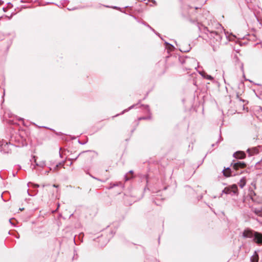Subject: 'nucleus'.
<instances>
[{
	"mask_svg": "<svg viewBox=\"0 0 262 262\" xmlns=\"http://www.w3.org/2000/svg\"><path fill=\"white\" fill-rule=\"evenodd\" d=\"M242 236L245 238H252L256 244L262 243V234L250 228L245 229L242 233Z\"/></svg>",
	"mask_w": 262,
	"mask_h": 262,
	"instance_id": "1",
	"label": "nucleus"
},
{
	"mask_svg": "<svg viewBox=\"0 0 262 262\" xmlns=\"http://www.w3.org/2000/svg\"><path fill=\"white\" fill-rule=\"evenodd\" d=\"M223 35V34H220L216 31L210 32V37L211 38V43H212L213 51H216L219 46L221 44Z\"/></svg>",
	"mask_w": 262,
	"mask_h": 262,
	"instance_id": "2",
	"label": "nucleus"
},
{
	"mask_svg": "<svg viewBox=\"0 0 262 262\" xmlns=\"http://www.w3.org/2000/svg\"><path fill=\"white\" fill-rule=\"evenodd\" d=\"M222 193L231 194V195H237L238 194L237 186L235 184L225 187L222 190Z\"/></svg>",
	"mask_w": 262,
	"mask_h": 262,
	"instance_id": "3",
	"label": "nucleus"
},
{
	"mask_svg": "<svg viewBox=\"0 0 262 262\" xmlns=\"http://www.w3.org/2000/svg\"><path fill=\"white\" fill-rule=\"evenodd\" d=\"M231 165H232L233 168L234 170H237L239 168H245L246 166V164L244 162H235V161H233Z\"/></svg>",
	"mask_w": 262,
	"mask_h": 262,
	"instance_id": "4",
	"label": "nucleus"
},
{
	"mask_svg": "<svg viewBox=\"0 0 262 262\" xmlns=\"http://www.w3.org/2000/svg\"><path fill=\"white\" fill-rule=\"evenodd\" d=\"M96 155V153L93 150L83 151V157L88 158V160H91Z\"/></svg>",
	"mask_w": 262,
	"mask_h": 262,
	"instance_id": "5",
	"label": "nucleus"
},
{
	"mask_svg": "<svg viewBox=\"0 0 262 262\" xmlns=\"http://www.w3.org/2000/svg\"><path fill=\"white\" fill-rule=\"evenodd\" d=\"M223 174L226 177H228L231 176H235L236 174L234 171L232 170L230 168L228 167L226 169L223 170Z\"/></svg>",
	"mask_w": 262,
	"mask_h": 262,
	"instance_id": "6",
	"label": "nucleus"
},
{
	"mask_svg": "<svg viewBox=\"0 0 262 262\" xmlns=\"http://www.w3.org/2000/svg\"><path fill=\"white\" fill-rule=\"evenodd\" d=\"M233 156L236 159H243L246 157V154L242 151H237L234 152Z\"/></svg>",
	"mask_w": 262,
	"mask_h": 262,
	"instance_id": "7",
	"label": "nucleus"
},
{
	"mask_svg": "<svg viewBox=\"0 0 262 262\" xmlns=\"http://www.w3.org/2000/svg\"><path fill=\"white\" fill-rule=\"evenodd\" d=\"M251 211L256 215L262 217V207H252Z\"/></svg>",
	"mask_w": 262,
	"mask_h": 262,
	"instance_id": "8",
	"label": "nucleus"
},
{
	"mask_svg": "<svg viewBox=\"0 0 262 262\" xmlns=\"http://www.w3.org/2000/svg\"><path fill=\"white\" fill-rule=\"evenodd\" d=\"M247 152L249 154V156H252L254 154H257L258 152V150L256 148L253 147L252 148H248L247 150Z\"/></svg>",
	"mask_w": 262,
	"mask_h": 262,
	"instance_id": "9",
	"label": "nucleus"
},
{
	"mask_svg": "<svg viewBox=\"0 0 262 262\" xmlns=\"http://www.w3.org/2000/svg\"><path fill=\"white\" fill-rule=\"evenodd\" d=\"M200 74L204 78L207 79L208 80H212L213 79V77L211 75H208L205 72L202 71L199 72Z\"/></svg>",
	"mask_w": 262,
	"mask_h": 262,
	"instance_id": "10",
	"label": "nucleus"
},
{
	"mask_svg": "<svg viewBox=\"0 0 262 262\" xmlns=\"http://www.w3.org/2000/svg\"><path fill=\"white\" fill-rule=\"evenodd\" d=\"M251 262H258V255L256 251L254 252V254L251 257Z\"/></svg>",
	"mask_w": 262,
	"mask_h": 262,
	"instance_id": "11",
	"label": "nucleus"
},
{
	"mask_svg": "<svg viewBox=\"0 0 262 262\" xmlns=\"http://www.w3.org/2000/svg\"><path fill=\"white\" fill-rule=\"evenodd\" d=\"M239 186L241 188H243L246 184V179L245 177H243L239 182Z\"/></svg>",
	"mask_w": 262,
	"mask_h": 262,
	"instance_id": "12",
	"label": "nucleus"
},
{
	"mask_svg": "<svg viewBox=\"0 0 262 262\" xmlns=\"http://www.w3.org/2000/svg\"><path fill=\"white\" fill-rule=\"evenodd\" d=\"M133 173H134L133 170H130L128 172V174H131L130 177H129L128 176V174H126L124 176V179H125V181H127L129 180L131 178H132L133 177Z\"/></svg>",
	"mask_w": 262,
	"mask_h": 262,
	"instance_id": "13",
	"label": "nucleus"
},
{
	"mask_svg": "<svg viewBox=\"0 0 262 262\" xmlns=\"http://www.w3.org/2000/svg\"><path fill=\"white\" fill-rule=\"evenodd\" d=\"M137 104H134V105H132V106H130V107H129L127 109H125L124 110H123L120 114H117L116 115L115 117H116V116H118L120 115H123L124 113H125V112H128L129 110L135 107V106Z\"/></svg>",
	"mask_w": 262,
	"mask_h": 262,
	"instance_id": "14",
	"label": "nucleus"
},
{
	"mask_svg": "<svg viewBox=\"0 0 262 262\" xmlns=\"http://www.w3.org/2000/svg\"><path fill=\"white\" fill-rule=\"evenodd\" d=\"M142 24L143 25H144L145 26H147V27H148L149 28H150V29H151L154 32H155L156 33V35H157L158 36H159V37L160 36V35L159 33L156 32L155 31V30L152 28H151L149 25H148L146 23L143 21L142 22Z\"/></svg>",
	"mask_w": 262,
	"mask_h": 262,
	"instance_id": "15",
	"label": "nucleus"
},
{
	"mask_svg": "<svg viewBox=\"0 0 262 262\" xmlns=\"http://www.w3.org/2000/svg\"><path fill=\"white\" fill-rule=\"evenodd\" d=\"M240 68H241V70L242 72H243V77L245 78V74H244V64H243V63L241 62L240 63Z\"/></svg>",
	"mask_w": 262,
	"mask_h": 262,
	"instance_id": "16",
	"label": "nucleus"
},
{
	"mask_svg": "<svg viewBox=\"0 0 262 262\" xmlns=\"http://www.w3.org/2000/svg\"><path fill=\"white\" fill-rule=\"evenodd\" d=\"M165 44L167 46H169V49H170V50H172L174 48V46H172V45L169 43L168 42H165Z\"/></svg>",
	"mask_w": 262,
	"mask_h": 262,
	"instance_id": "17",
	"label": "nucleus"
},
{
	"mask_svg": "<svg viewBox=\"0 0 262 262\" xmlns=\"http://www.w3.org/2000/svg\"><path fill=\"white\" fill-rule=\"evenodd\" d=\"M150 118H151L150 116H147V117H140L138 119H139V120H147V119H150Z\"/></svg>",
	"mask_w": 262,
	"mask_h": 262,
	"instance_id": "18",
	"label": "nucleus"
},
{
	"mask_svg": "<svg viewBox=\"0 0 262 262\" xmlns=\"http://www.w3.org/2000/svg\"><path fill=\"white\" fill-rule=\"evenodd\" d=\"M92 177L93 179H95V180H98V181H100V182H105L106 181V180H101V179H98V178H96V177H93V176H92Z\"/></svg>",
	"mask_w": 262,
	"mask_h": 262,
	"instance_id": "19",
	"label": "nucleus"
},
{
	"mask_svg": "<svg viewBox=\"0 0 262 262\" xmlns=\"http://www.w3.org/2000/svg\"><path fill=\"white\" fill-rule=\"evenodd\" d=\"M108 241H109V239H108V238H107L106 239H105V241L103 242V243H102V244H100V246H101V247H102V246H104L105 245H106V243H108Z\"/></svg>",
	"mask_w": 262,
	"mask_h": 262,
	"instance_id": "20",
	"label": "nucleus"
},
{
	"mask_svg": "<svg viewBox=\"0 0 262 262\" xmlns=\"http://www.w3.org/2000/svg\"><path fill=\"white\" fill-rule=\"evenodd\" d=\"M190 47H188V49H181L180 50L181 51V52H188L189 50H190Z\"/></svg>",
	"mask_w": 262,
	"mask_h": 262,
	"instance_id": "21",
	"label": "nucleus"
},
{
	"mask_svg": "<svg viewBox=\"0 0 262 262\" xmlns=\"http://www.w3.org/2000/svg\"><path fill=\"white\" fill-rule=\"evenodd\" d=\"M118 184H115V183H113V184H110V186L109 187V189H111V188H113V187L117 186Z\"/></svg>",
	"mask_w": 262,
	"mask_h": 262,
	"instance_id": "22",
	"label": "nucleus"
},
{
	"mask_svg": "<svg viewBox=\"0 0 262 262\" xmlns=\"http://www.w3.org/2000/svg\"><path fill=\"white\" fill-rule=\"evenodd\" d=\"M142 105L145 107V108L147 111L148 112H149V106L148 105Z\"/></svg>",
	"mask_w": 262,
	"mask_h": 262,
	"instance_id": "23",
	"label": "nucleus"
},
{
	"mask_svg": "<svg viewBox=\"0 0 262 262\" xmlns=\"http://www.w3.org/2000/svg\"><path fill=\"white\" fill-rule=\"evenodd\" d=\"M143 179H145L146 181V183L147 184L148 183V176L147 175H145L143 177Z\"/></svg>",
	"mask_w": 262,
	"mask_h": 262,
	"instance_id": "24",
	"label": "nucleus"
},
{
	"mask_svg": "<svg viewBox=\"0 0 262 262\" xmlns=\"http://www.w3.org/2000/svg\"><path fill=\"white\" fill-rule=\"evenodd\" d=\"M114 234H115V232H113V231H112L111 232V235H110V238L113 237V236Z\"/></svg>",
	"mask_w": 262,
	"mask_h": 262,
	"instance_id": "25",
	"label": "nucleus"
},
{
	"mask_svg": "<svg viewBox=\"0 0 262 262\" xmlns=\"http://www.w3.org/2000/svg\"><path fill=\"white\" fill-rule=\"evenodd\" d=\"M112 8H114V9H117V10H119V9H120V8L119 7H117V6H114V7H113Z\"/></svg>",
	"mask_w": 262,
	"mask_h": 262,
	"instance_id": "26",
	"label": "nucleus"
},
{
	"mask_svg": "<svg viewBox=\"0 0 262 262\" xmlns=\"http://www.w3.org/2000/svg\"><path fill=\"white\" fill-rule=\"evenodd\" d=\"M102 239V237H98V242H100V241H101V239Z\"/></svg>",
	"mask_w": 262,
	"mask_h": 262,
	"instance_id": "27",
	"label": "nucleus"
},
{
	"mask_svg": "<svg viewBox=\"0 0 262 262\" xmlns=\"http://www.w3.org/2000/svg\"><path fill=\"white\" fill-rule=\"evenodd\" d=\"M262 161V160H261L259 162H257L256 163V165L258 166V165L261 163V162Z\"/></svg>",
	"mask_w": 262,
	"mask_h": 262,
	"instance_id": "28",
	"label": "nucleus"
},
{
	"mask_svg": "<svg viewBox=\"0 0 262 262\" xmlns=\"http://www.w3.org/2000/svg\"><path fill=\"white\" fill-rule=\"evenodd\" d=\"M188 59H189V58H187L185 60V61H184V62H185H185H188Z\"/></svg>",
	"mask_w": 262,
	"mask_h": 262,
	"instance_id": "29",
	"label": "nucleus"
},
{
	"mask_svg": "<svg viewBox=\"0 0 262 262\" xmlns=\"http://www.w3.org/2000/svg\"><path fill=\"white\" fill-rule=\"evenodd\" d=\"M3 3V2L1 0H0V6L2 5Z\"/></svg>",
	"mask_w": 262,
	"mask_h": 262,
	"instance_id": "30",
	"label": "nucleus"
},
{
	"mask_svg": "<svg viewBox=\"0 0 262 262\" xmlns=\"http://www.w3.org/2000/svg\"><path fill=\"white\" fill-rule=\"evenodd\" d=\"M34 185L35 187H39V185L37 184H34Z\"/></svg>",
	"mask_w": 262,
	"mask_h": 262,
	"instance_id": "31",
	"label": "nucleus"
},
{
	"mask_svg": "<svg viewBox=\"0 0 262 262\" xmlns=\"http://www.w3.org/2000/svg\"><path fill=\"white\" fill-rule=\"evenodd\" d=\"M53 186L54 187H57V185H55V184H54V185H53Z\"/></svg>",
	"mask_w": 262,
	"mask_h": 262,
	"instance_id": "32",
	"label": "nucleus"
},
{
	"mask_svg": "<svg viewBox=\"0 0 262 262\" xmlns=\"http://www.w3.org/2000/svg\"><path fill=\"white\" fill-rule=\"evenodd\" d=\"M151 1L154 3V4H156V1H154V0H151Z\"/></svg>",
	"mask_w": 262,
	"mask_h": 262,
	"instance_id": "33",
	"label": "nucleus"
},
{
	"mask_svg": "<svg viewBox=\"0 0 262 262\" xmlns=\"http://www.w3.org/2000/svg\"><path fill=\"white\" fill-rule=\"evenodd\" d=\"M86 142H85L83 140V143H82V144L84 145L86 143Z\"/></svg>",
	"mask_w": 262,
	"mask_h": 262,
	"instance_id": "34",
	"label": "nucleus"
},
{
	"mask_svg": "<svg viewBox=\"0 0 262 262\" xmlns=\"http://www.w3.org/2000/svg\"><path fill=\"white\" fill-rule=\"evenodd\" d=\"M44 165H45V164H44V163H43V164H41V165H40V166H42V167H43V166H44Z\"/></svg>",
	"mask_w": 262,
	"mask_h": 262,
	"instance_id": "35",
	"label": "nucleus"
},
{
	"mask_svg": "<svg viewBox=\"0 0 262 262\" xmlns=\"http://www.w3.org/2000/svg\"><path fill=\"white\" fill-rule=\"evenodd\" d=\"M68 9L69 10H73V9H71V8H68Z\"/></svg>",
	"mask_w": 262,
	"mask_h": 262,
	"instance_id": "36",
	"label": "nucleus"
},
{
	"mask_svg": "<svg viewBox=\"0 0 262 262\" xmlns=\"http://www.w3.org/2000/svg\"><path fill=\"white\" fill-rule=\"evenodd\" d=\"M245 80H248V81H249L250 82H251V81H250V80H248V79H246V78H245Z\"/></svg>",
	"mask_w": 262,
	"mask_h": 262,
	"instance_id": "37",
	"label": "nucleus"
}]
</instances>
